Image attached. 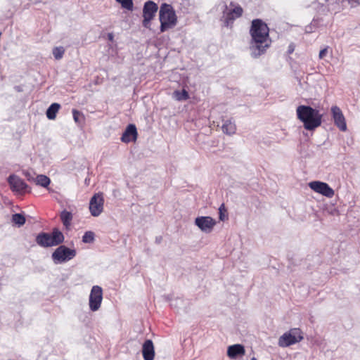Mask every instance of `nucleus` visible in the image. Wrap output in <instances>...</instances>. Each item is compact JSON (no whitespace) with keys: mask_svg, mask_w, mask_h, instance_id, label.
Here are the masks:
<instances>
[{"mask_svg":"<svg viewBox=\"0 0 360 360\" xmlns=\"http://www.w3.org/2000/svg\"><path fill=\"white\" fill-rule=\"evenodd\" d=\"M252 42L250 46L251 55L257 58L264 53L271 44L269 39V29L266 23L260 19H255L252 22L250 28Z\"/></svg>","mask_w":360,"mask_h":360,"instance_id":"f257e3e1","label":"nucleus"},{"mask_svg":"<svg viewBox=\"0 0 360 360\" xmlns=\"http://www.w3.org/2000/svg\"><path fill=\"white\" fill-rule=\"evenodd\" d=\"M296 114L297 119L302 122L306 130L313 131L321 125L322 114L319 110L309 105H299L296 109Z\"/></svg>","mask_w":360,"mask_h":360,"instance_id":"f03ea898","label":"nucleus"},{"mask_svg":"<svg viewBox=\"0 0 360 360\" xmlns=\"http://www.w3.org/2000/svg\"><path fill=\"white\" fill-rule=\"evenodd\" d=\"M159 20L160 22V32L172 29L177 24V17L173 7L166 3L162 4L159 11Z\"/></svg>","mask_w":360,"mask_h":360,"instance_id":"7ed1b4c3","label":"nucleus"},{"mask_svg":"<svg viewBox=\"0 0 360 360\" xmlns=\"http://www.w3.org/2000/svg\"><path fill=\"white\" fill-rule=\"evenodd\" d=\"M64 241V236L61 231L55 229L52 233H40L36 237L37 243L44 248L56 246Z\"/></svg>","mask_w":360,"mask_h":360,"instance_id":"20e7f679","label":"nucleus"},{"mask_svg":"<svg viewBox=\"0 0 360 360\" xmlns=\"http://www.w3.org/2000/svg\"><path fill=\"white\" fill-rule=\"evenodd\" d=\"M76 256V250L65 245H60L52 253L51 257L54 264L67 262Z\"/></svg>","mask_w":360,"mask_h":360,"instance_id":"39448f33","label":"nucleus"},{"mask_svg":"<svg viewBox=\"0 0 360 360\" xmlns=\"http://www.w3.org/2000/svg\"><path fill=\"white\" fill-rule=\"evenodd\" d=\"M303 339L302 332L299 328H292L283 334L278 340V345L286 347L300 342Z\"/></svg>","mask_w":360,"mask_h":360,"instance_id":"423d86ee","label":"nucleus"},{"mask_svg":"<svg viewBox=\"0 0 360 360\" xmlns=\"http://www.w3.org/2000/svg\"><path fill=\"white\" fill-rule=\"evenodd\" d=\"M231 8L225 6V10L223 11V18L226 26H229L238 18L243 14V8L239 5H234L233 2L230 4Z\"/></svg>","mask_w":360,"mask_h":360,"instance_id":"0eeeda50","label":"nucleus"},{"mask_svg":"<svg viewBox=\"0 0 360 360\" xmlns=\"http://www.w3.org/2000/svg\"><path fill=\"white\" fill-rule=\"evenodd\" d=\"M158 10V5L153 1H148L144 4L143 8V26L149 28L150 21L154 18L155 13Z\"/></svg>","mask_w":360,"mask_h":360,"instance_id":"6e6552de","label":"nucleus"},{"mask_svg":"<svg viewBox=\"0 0 360 360\" xmlns=\"http://www.w3.org/2000/svg\"><path fill=\"white\" fill-rule=\"evenodd\" d=\"M104 198L103 193H95L89 201V212L93 217H98L103 211Z\"/></svg>","mask_w":360,"mask_h":360,"instance_id":"1a4fd4ad","label":"nucleus"},{"mask_svg":"<svg viewBox=\"0 0 360 360\" xmlns=\"http://www.w3.org/2000/svg\"><path fill=\"white\" fill-rule=\"evenodd\" d=\"M103 300V290L98 285H94L89 295V308L92 311L99 309Z\"/></svg>","mask_w":360,"mask_h":360,"instance_id":"9d476101","label":"nucleus"},{"mask_svg":"<svg viewBox=\"0 0 360 360\" xmlns=\"http://www.w3.org/2000/svg\"><path fill=\"white\" fill-rule=\"evenodd\" d=\"M309 186L314 192L329 198L333 197L335 194L334 190L325 182L319 181H311L309 183Z\"/></svg>","mask_w":360,"mask_h":360,"instance_id":"9b49d317","label":"nucleus"},{"mask_svg":"<svg viewBox=\"0 0 360 360\" xmlns=\"http://www.w3.org/2000/svg\"><path fill=\"white\" fill-rule=\"evenodd\" d=\"M330 110L335 125L342 131H347V127L345 117L341 109L337 105H333L331 107Z\"/></svg>","mask_w":360,"mask_h":360,"instance_id":"f8f14e48","label":"nucleus"},{"mask_svg":"<svg viewBox=\"0 0 360 360\" xmlns=\"http://www.w3.org/2000/svg\"><path fill=\"white\" fill-rule=\"evenodd\" d=\"M195 224L205 233H210L216 225V221L211 217H198L195 219Z\"/></svg>","mask_w":360,"mask_h":360,"instance_id":"ddd939ff","label":"nucleus"},{"mask_svg":"<svg viewBox=\"0 0 360 360\" xmlns=\"http://www.w3.org/2000/svg\"><path fill=\"white\" fill-rule=\"evenodd\" d=\"M8 182L13 191L22 192L27 187L25 182L15 174L10 175L8 176Z\"/></svg>","mask_w":360,"mask_h":360,"instance_id":"4468645a","label":"nucleus"},{"mask_svg":"<svg viewBox=\"0 0 360 360\" xmlns=\"http://www.w3.org/2000/svg\"><path fill=\"white\" fill-rule=\"evenodd\" d=\"M137 136L138 133L136 126L133 124H130L127 127L124 131L123 132L121 137V141L126 143L131 141L134 142L137 139Z\"/></svg>","mask_w":360,"mask_h":360,"instance_id":"2eb2a0df","label":"nucleus"},{"mask_svg":"<svg viewBox=\"0 0 360 360\" xmlns=\"http://www.w3.org/2000/svg\"><path fill=\"white\" fill-rule=\"evenodd\" d=\"M142 354L144 360H153L155 357V348L151 340H146L142 347Z\"/></svg>","mask_w":360,"mask_h":360,"instance_id":"dca6fc26","label":"nucleus"},{"mask_svg":"<svg viewBox=\"0 0 360 360\" xmlns=\"http://www.w3.org/2000/svg\"><path fill=\"white\" fill-rule=\"evenodd\" d=\"M245 352L244 347L239 344L229 346L227 349V355L231 359H235L238 356H243Z\"/></svg>","mask_w":360,"mask_h":360,"instance_id":"f3484780","label":"nucleus"},{"mask_svg":"<svg viewBox=\"0 0 360 360\" xmlns=\"http://www.w3.org/2000/svg\"><path fill=\"white\" fill-rule=\"evenodd\" d=\"M221 129L227 135H233L236 133V126L231 120H225L222 124Z\"/></svg>","mask_w":360,"mask_h":360,"instance_id":"a211bd4d","label":"nucleus"},{"mask_svg":"<svg viewBox=\"0 0 360 360\" xmlns=\"http://www.w3.org/2000/svg\"><path fill=\"white\" fill-rule=\"evenodd\" d=\"M60 217L64 226L68 229L73 218L72 214L67 210H63L61 212Z\"/></svg>","mask_w":360,"mask_h":360,"instance_id":"6ab92c4d","label":"nucleus"},{"mask_svg":"<svg viewBox=\"0 0 360 360\" xmlns=\"http://www.w3.org/2000/svg\"><path fill=\"white\" fill-rule=\"evenodd\" d=\"M60 108V104L57 103H52L46 110V117L49 120H54L56 117V113Z\"/></svg>","mask_w":360,"mask_h":360,"instance_id":"aec40b11","label":"nucleus"},{"mask_svg":"<svg viewBox=\"0 0 360 360\" xmlns=\"http://www.w3.org/2000/svg\"><path fill=\"white\" fill-rule=\"evenodd\" d=\"M33 181L37 185L41 186L44 188H47L51 183L50 179L46 175H37L36 178L33 179Z\"/></svg>","mask_w":360,"mask_h":360,"instance_id":"412c9836","label":"nucleus"},{"mask_svg":"<svg viewBox=\"0 0 360 360\" xmlns=\"http://www.w3.org/2000/svg\"><path fill=\"white\" fill-rule=\"evenodd\" d=\"M174 98L176 101H186L188 99L189 96L188 93L185 89H183L182 91H175L174 92Z\"/></svg>","mask_w":360,"mask_h":360,"instance_id":"4be33fe9","label":"nucleus"},{"mask_svg":"<svg viewBox=\"0 0 360 360\" xmlns=\"http://www.w3.org/2000/svg\"><path fill=\"white\" fill-rule=\"evenodd\" d=\"M12 221L18 226H21L25 223V217L21 214H14L12 216Z\"/></svg>","mask_w":360,"mask_h":360,"instance_id":"5701e85b","label":"nucleus"},{"mask_svg":"<svg viewBox=\"0 0 360 360\" xmlns=\"http://www.w3.org/2000/svg\"><path fill=\"white\" fill-rule=\"evenodd\" d=\"M65 49L63 46H56L53 48V55L56 60H60L64 53H65Z\"/></svg>","mask_w":360,"mask_h":360,"instance_id":"b1692460","label":"nucleus"},{"mask_svg":"<svg viewBox=\"0 0 360 360\" xmlns=\"http://www.w3.org/2000/svg\"><path fill=\"white\" fill-rule=\"evenodd\" d=\"M95 234L93 231H86L82 236V242L84 243H91L94 241Z\"/></svg>","mask_w":360,"mask_h":360,"instance_id":"393cba45","label":"nucleus"},{"mask_svg":"<svg viewBox=\"0 0 360 360\" xmlns=\"http://www.w3.org/2000/svg\"><path fill=\"white\" fill-rule=\"evenodd\" d=\"M117 2L121 4L123 8L129 11H132L134 8V4L132 0H115Z\"/></svg>","mask_w":360,"mask_h":360,"instance_id":"a878e982","label":"nucleus"},{"mask_svg":"<svg viewBox=\"0 0 360 360\" xmlns=\"http://www.w3.org/2000/svg\"><path fill=\"white\" fill-rule=\"evenodd\" d=\"M73 119L76 123H79V116H82V114L76 109L72 110Z\"/></svg>","mask_w":360,"mask_h":360,"instance_id":"bb28decb","label":"nucleus"},{"mask_svg":"<svg viewBox=\"0 0 360 360\" xmlns=\"http://www.w3.org/2000/svg\"><path fill=\"white\" fill-rule=\"evenodd\" d=\"M348 4L351 8H356L360 6V0H348Z\"/></svg>","mask_w":360,"mask_h":360,"instance_id":"cd10ccee","label":"nucleus"},{"mask_svg":"<svg viewBox=\"0 0 360 360\" xmlns=\"http://www.w3.org/2000/svg\"><path fill=\"white\" fill-rule=\"evenodd\" d=\"M328 46L325 47L322 50L320 51L319 58L320 59H323L328 53Z\"/></svg>","mask_w":360,"mask_h":360,"instance_id":"c85d7f7f","label":"nucleus"},{"mask_svg":"<svg viewBox=\"0 0 360 360\" xmlns=\"http://www.w3.org/2000/svg\"><path fill=\"white\" fill-rule=\"evenodd\" d=\"M219 219L220 220L223 221L224 220V214L223 213V210L226 211L224 209V205H221L219 209Z\"/></svg>","mask_w":360,"mask_h":360,"instance_id":"c756f323","label":"nucleus"},{"mask_svg":"<svg viewBox=\"0 0 360 360\" xmlns=\"http://www.w3.org/2000/svg\"><path fill=\"white\" fill-rule=\"evenodd\" d=\"M182 302H183V300L181 299H176V300L171 301L170 305L172 307H177V304L179 303H182Z\"/></svg>","mask_w":360,"mask_h":360,"instance_id":"7c9ffc66","label":"nucleus"},{"mask_svg":"<svg viewBox=\"0 0 360 360\" xmlns=\"http://www.w3.org/2000/svg\"><path fill=\"white\" fill-rule=\"evenodd\" d=\"M108 39L110 41H112L113 38H114L113 34L112 33H108Z\"/></svg>","mask_w":360,"mask_h":360,"instance_id":"2f4dec72","label":"nucleus"},{"mask_svg":"<svg viewBox=\"0 0 360 360\" xmlns=\"http://www.w3.org/2000/svg\"><path fill=\"white\" fill-rule=\"evenodd\" d=\"M293 51H294V49H293L291 46H289L288 52H289L290 53H291Z\"/></svg>","mask_w":360,"mask_h":360,"instance_id":"473e14b6","label":"nucleus"},{"mask_svg":"<svg viewBox=\"0 0 360 360\" xmlns=\"http://www.w3.org/2000/svg\"><path fill=\"white\" fill-rule=\"evenodd\" d=\"M338 3H340V4H343L345 1H347L348 2V0H337Z\"/></svg>","mask_w":360,"mask_h":360,"instance_id":"72a5a7b5","label":"nucleus"},{"mask_svg":"<svg viewBox=\"0 0 360 360\" xmlns=\"http://www.w3.org/2000/svg\"><path fill=\"white\" fill-rule=\"evenodd\" d=\"M84 183H85V184L89 185V179L86 178L85 181H84Z\"/></svg>","mask_w":360,"mask_h":360,"instance_id":"f704fd0d","label":"nucleus"},{"mask_svg":"<svg viewBox=\"0 0 360 360\" xmlns=\"http://www.w3.org/2000/svg\"><path fill=\"white\" fill-rule=\"evenodd\" d=\"M251 360H257L255 357H252Z\"/></svg>","mask_w":360,"mask_h":360,"instance_id":"c9c22d12","label":"nucleus"},{"mask_svg":"<svg viewBox=\"0 0 360 360\" xmlns=\"http://www.w3.org/2000/svg\"><path fill=\"white\" fill-rule=\"evenodd\" d=\"M329 1V0H324V1H325V2H327V1Z\"/></svg>","mask_w":360,"mask_h":360,"instance_id":"e433bc0d","label":"nucleus"}]
</instances>
